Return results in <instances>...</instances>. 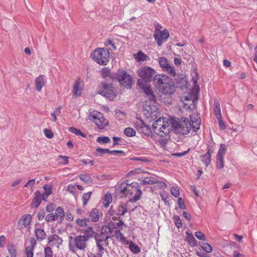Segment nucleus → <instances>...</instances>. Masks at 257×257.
<instances>
[{
    "mask_svg": "<svg viewBox=\"0 0 257 257\" xmlns=\"http://www.w3.org/2000/svg\"><path fill=\"white\" fill-rule=\"evenodd\" d=\"M175 130V131L180 135H186L189 133L191 130V122L189 119L183 118L178 120L174 121L172 124ZM154 132L161 137H165L168 135L171 128V125L167 121H165L164 119L161 118L156 120L152 125Z\"/></svg>",
    "mask_w": 257,
    "mask_h": 257,
    "instance_id": "f257e3e1",
    "label": "nucleus"
},
{
    "mask_svg": "<svg viewBox=\"0 0 257 257\" xmlns=\"http://www.w3.org/2000/svg\"><path fill=\"white\" fill-rule=\"evenodd\" d=\"M156 71L149 66H143L137 71L139 79L137 85L143 90L144 93L148 96V100L145 101V105L148 106H154L156 103V97L154 94L153 90L147 82H150L156 75Z\"/></svg>",
    "mask_w": 257,
    "mask_h": 257,
    "instance_id": "f03ea898",
    "label": "nucleus"
},
{
    "mask_svg": "<svg viewBox=\"0 0 257 257\" xmlns=\"http://www.w3.org/2000/svg\"><path fill=\"white\" fill-rule=\"evenodd\" d=\"M154 84L159 91L165 95L171 96L176 91L174 81L165 74H157L154 78Z\"/></svg>",
    "mask_w": 257,
    "mask_h": 257,
    "instance_id": "7ed1b4c3",
    "label": "nucleus"
},
{
    "mask_svg": "<svg viewBox=\"0 0 257 257\" xmlns=\"http://www.w3.org/2000/svg\"><path fill=\"white\" fill-rule=\"evenodd\" d=\"M116 190L124 196L129 197L128 201L130 202H135L139 200L142 193L139 184L136 182L131 184L122 182L118 185Z\"/></svg>",
    "mask_w": 257,
    "mask_h": 257,
    "instance_id": "20e7f679",
    "label": "nucleus"
},
{
    "mask_svg": "<svg viewBox=\"0 0 257 257\" xmlns=\"http://www.w3.org/2000/svg\"><path fill=\"white\" fill-rule=\"evenodd\" d=\"M68 241L69 249L73 253L76 252L78 250L84 251L88 246L87 238L82 235L74 237L70 236L68 237Z\"/></svg>",
    "mask_w": 257,
    "mask_h": 257,
    "instance_id": "39448f33",
    "label": "nucleus"
},
{
    "mask_svg": "<svg viewBox=\"0 0 257 257\" xmlns=\"http://www.w3.org/2000/svg\"><path fill=\"white\" fill-rule=\"evenodd\" d=\"M91 55L94 61L99 65H105L109 61L110 53L105 48L96 49Z\"/></svg>",
    "mask_w": 257,
    "mask_h": 257,
    "instance_id": "423d86ee",
    "label": "nucleus"
},
{
    "mask_svg": "<svg viewBox=\"0 0 257 257\" xmlns=\"http://www.w3.org/2000/svg\"><path fill=\"white\" fill-rule=\"evenodd\" d=\"M112 79H116L123 86L131 88L132 79L130 75L123 70H118L117 73H113L111 76Z\"/></svg>",
    "mask_w": 257,
    "mask_h": 257,
    "instance_id": "0eeeda50",
    "label": "nucleus"
},
{
    "mask_svg": "<svg viewBox=\"0 0 257 257\" xmlns=\"http://www.w3.org/2000/svg\"><path fill=\"white\" fill-rule=\"evenodd\" d=\"M89 119L94 122L100 129H103L108 124V121L104 118L102 113L97 111H93L89 113Z\"/></svg>",
    "mask_w": 257,
    "mask_h": 257,
    "instance_id": "6e6552de",
    "label": "nucleus"
},
{
    "mask_svg": "<svg viewBox=\"0 0 257 257\" xmlns=\"http://www.w3.org/2000/svg\"><path fill=\"white\" fill-rule=\"evenodd\" d=\"M99 93L109 100H113L116 96L114 87L111 84H107L105 82L102 83Z\"/></svg>",
    "mask_w": 257,
    "mask_h": 257,
    "instance_id": "1a4fd4ad",
    "label": "nucleus"
},
{
    "mask_svg": "<svg viewBox=\"0 0 257 257\" xmlns=\"http://www.w3.org/2000/svg\"><path fill=\"white\" fill-rule=\"evenodd\" d=\"M159 63L160 67L162 70L169 74L172 77H175L176 75V70L172 65H171L168 59L164 57H161L159 58Z\"/></svg>",
    "mask_w": 257,
    "mask_h": 257,
    "instance_id": "9d476101",
    "label": "nucleus"
},
{
    "mask_svg": "<svg viewBox=\"0 0 257 257\" xmlns=\"http://www.w3.org/2000/svg\"><path fill=\"white\" fill-rule=\"evenodd\" d=\"M170 36V34L166 29L163 31L156 29L155 31L154 37L159 46H161L163 42L166 41Z\"/></svg>",
    "mask_w": 257,
    "mask_h": 257,
    "instance_id": "9b49d317",
    "label": "nucleus"
},
{
    "mask_svg": "<svg viewBox=\"0 0 257 257\" xmlns=\"http://www.w3.org/2000/svg\"><path fill=\"white\" fill-rule=\"evenodd\" d=\"M135 127L140 133L149 136L151 134V128L150 125L146 124L142 119H140L134 124Z\"/></svg>",
    "mask_w": 257,
    "mask_h": 257,
    "instance_id": "f8f14e48",
    "label": "nucleus"
},
{
    "mask_svg": "<svg viewBox=\"0 0 257 257\" xmlns=\"http://www.w3.org/2000/svg\"><path fill=\"white\" fill-rule=\"evenodd\" d=\"M32 217L30 214L24 215L18 221L19 229H21L27 227L30 224Z\"/></svg>",
    "mask_w": 257,
    "mask_h": 257,
    "instance_id": "ddd939ff",
    "label": "nucleus"
},
{
    "mask_svg": "<svg viewBox=\"0 0 257 257\" xmlns=\"http://www.w3.org/2000/svg\"><path fill=\"white\" fill-rule=\"evenodd\" d=\"M46 80L44 75H40L35 79V85L36 89L37 91L40 92L45 84H46Z\"/></svg>",
    "mask_w": 257,
    "mask_h": 257,
    "instance_id": "4468645a",
    "label": "nucleus"
},
{
    "mask_svg": "<svg viewBox=\"0 0 257 257\" xmlns=\"http://www.w3.org/2000/svg\"><path fill=\"white\" fill-rule=\"evenodd\" d=\"M42 201L41 197V193L39 190L36 191L34 193V197L31 202V207L37 208L40 205Z\"/></svg>",
    "mask_w": 257,
    "mask_h": 257,
    "instance_id": "2eb2a0df",
    "label": "nucleus"
},
{
    "mask_svg": "<svg viewBox=\"0 0 257 257\" xmlns=\"http://www.w3.org/2000/svg\"><path fill=\"white\" fill-rule=\"evenodd\" d=\"M31 246H27L25 248V253L27 257L33 256V249L35 248L37 241L34 238H31L30 240Z\"/></svg>",
    "mask_w": 257,
    "mask_h": 257,
    "instance_id": "dca6fc26",
    "label": "nucleus"
},
{
    "mask_svg": "<svg viewBox=\"0 0 257 257\" xmlns=\"http://www.w3.org/2000/svg\"><path fill=\"white\" fill-rule=\"evenodd\" d=\"M35 235L37 240L39 241H42L46 239L47 235L45 231L41 228H36L35 229Z\"/></svg>",
    "mask_w": 257,
    "mask_h": 257,
    "instance_id": "f3484780",
    "label": "nucleus"
},
{
    "mask_svg": "<svg viewBox=\"0 0 257 257\" xmlns=\"http://www.w3.org/2000/svg\"><path fill=\"white\" fill-rule=\"evenodd\" d=\"M55 216L58 222L62 223L64 220L65 213L63 208L59 206L56 209Z\"/></svg>",
    "mask_w": 257,
    "mask_h": 257,
    "instance_id": "a211bd4d",
    "label": "nucleus"
},
{
    "mask_svg": "<svg viewBox=\"0 0 257 257\" xmlns=\"http://www.w3.org/2000/svg\"><path fill=\"white\" fill-rule=\"evenodd\" d=\"M48 239L49 243H51L52 242L53 244L56 245L57 247H59L61 244H62L63 242L62 239L56 234H54L51 236H50L48 238Z\"/></svg>",
    "mask_w": 257,
    "mask_h": 257,
    "instance_id": "6ab92c4d",
    "label": "nucleus"
},
{
    "mask_svg": "<svg viewBox=\"0 0 257 257\" xmlns=\"http://www.w3.org/2000/svg\"><path fill=\"white\" fill-rule=\"evenodd\" d=\"M89 216L92 221L94 222L98 221L99 219V212L98 209L93 208L89 213Z\"/></svg>",
    "mask_w": 257,
    "mask_h": 257,
    "instance_id": "aec40b11",
    "label": "nucleus"
},
{
    "mask_svg": "<svg viewBox=\"0 0 257 257\" xmlns=\"http://www.w3.org/2000/svg\"><path fill=\"white\" fill-rule=\"evenodd\" d=\"M158 182H159V181L156 177L150 176L146 177L144 179L142 180L141 181V184H153L155 183H157Z\"/></svg>",
    "mask_w": 257,
    "mask_h": 257,
    "instance_id": "412c9836",
    "label": "nucleus"
},
{
    "mask_svg": "<svg viewBox=\"0 0 257 257\" xmlns=\"http://www.w3.org/2000/svg\"><path fill=\"white\" fill-rule=\"evenodd\" d=\"M214 113L216 118L222 117L220 110V106L219 101L217 99H214Z\"/></svg>",
    "mask_w": 257,
    "mask_h": 257,
    "instance_id": "4be33fe9",
    "label": "nucleus"
},
{
    "mask_svg": "<svg viewBox=\"0 0 257 257\" xmlns=\"http://www.w3.org/2000/svg\"><path fill=\"white\" fill-rule=\"evenodd\" d=\"M127 211V205L124 203H121L117 208V216H123Z\"/></svg>",
    "mask_w": 257,
    "mask_h": 257,
    "instance_id": "5701e85b",
    "label": "nucleus"
},
{
    "mask_svg": "<svg viewBox=\"0 0 257 257\" xmlns=\"http://www.w3.org/2000/svg\"><path fill=\"white\" fill-rule=\"evenodd\" d=\"M95 234V231L93 230V228L92 227H88L85 230L84 232V234L82 235V236H84L87 238V241L94 236Z\"/></svg>",
    "mask_w": 257,
    "mask_h": 257,
    "instance_id": "b1692460",
    "label": "nucleus"
},
{
    "mask_svg": "<svg viewBox=\"0 0 257 257\" xmlns=\"http://www.w3.org/2000/svg\"><path fill=\"white\" fill-rule=\"evenodd\" d=\"M80 82L79 81H76L73 85V95L76 96H78L81 95V88L80 86Z\"/></svg>",
    "mask_w": 257,
    "mask_h": 257,
    "instance_id": "393cba45",
    "label": "nucleus"
},
{
    "mask_svg": "<svg viewBox=\"0 0 257 257\" xmlns=\"http://www.w3.org/2000/svg\"><path fill=\"white\" fill-rule=\"evenodd\" d=\"M194 117H193V115L190 116V119L192 121V122H191V128H192L194 132H196L200 128V120L196 119V120L194 121L193 120V118Z\"/></svg>",
    "mask_w": 257,
    "mask_h": 257,
    "instance_id": "a878e982",
    "label": "nucleus"
},
{
    "mask_svg": "<svg viewBox=\"0 0 257 257\" xmlns=\"http://www.w3.org/2000/svg\"><path fill=\"white\" fill-rule=\"evenodd\" d=\"M201 162L205 165L207 167H208L211 162V156H209L207 154L202 155L200 156Z\"/></svg>",
    "mask_w": 257,
    "mask_h": 257,
    "instance_id": "bb28decb",
    "label": "nucleus"
},
{
    "mask_svg": "<svg viewBox=\"0 0 257 257\" xmlns=\"http://www.w3.org/2000/svg\"><path fill=\"white\" fill-rule=\"evenodd\" d=\"M94 237L96 242V244H97V243H100L101 242L105 241L106 239L110 237L109 236H105L101 233L97 234L96 233Z\"/></svg>",
    "mask_w": 257,
    "mask_h": 257,
    "instance_id": "cd10ccee",
    "label": "nucleus"
},
{
    "mask_svg": "<svg viewBox=\"0 0 257 257\" xmlns=\"http://www.w3.org/2000/svg\"><path fill=\"white\" fill-rule=\"evenodd\" d=\"M216 166L218 169H222L224 167V157L216 156Z\"/></svg>",
    "mask_w": 257,
    "mask_h": 257,
    "instance_id": "c85d7f7f",
    "label": "nucleus"
},
{
    "mask_svg": "<svg viewBox=\"0 0 257 257\" xmlns=\"http://www.w3.org/2000/svg\"><path fill=\"white\" fill-rule=\"evenodd\" d=\"M8 249L11 257H16V247L14 244H8Z\"/></svg>",
    "mask_w": 257,
    "mask_h": 257,
    "instance_id": "c756f323",
    "label": "nucleus"
},
{
    "mask_svg": "<svg viewBox=\"0 0 257 257\" xmlns=\"http://www.w3.org/2000/svg\"><path fill=\"white\" fill-rule=\"evenodd\" d=\"M112 202V196L110 194H106L104 196L102 203L105 207H108L109 204Z\"/></svg>",
    "mask_w": 257,
    "mask_h": 257,
    "instance_id": "7c9ffc66",
    "label": "nucleus"
},
{
    "mask_svg": "<svg viewBox=\"0 0 257 257\" xmlns=\"http://www.w3.org/2000/svg\"><path fill=\"white\" fill-rule=\"evenodd\" d=\"M105 46L107 47L108 49L111 51H115L116 47L115 46L113 41L108 39L104 43Z\"/></svg>",
    "mask_w": 257,
    "mask_h": 257,
    "instance_id": "2f4dec72",
    "label": "nucleus"
},
{
    "mask_svg": "<svg viewBox=\"0 0 257 257\" xmlns=\"http://www.w3.org/2000/svg\"><path fill=\"white\" fill-rule=\"evenodd\" d=\"M79 177L81 181L86 184H88L92 182V180L90 175L81 174L79 175Z\"/></svg>",
    "mask_w": 257,
    "mask_h": 257,
    "instance_id": "473e14b6",
    "label": "nucleus"
},
{
    "mask_svg": "<svg viewBox=\"0 0 257 257\" xmlns=\"http://www.w3.org/2000/svg\"><path fill=\"white\" fill-rule=\"evenodd\" d=\"M91 194L92 192L91 191L83 194L82 197V201L83 202V206H85L86 205L88 201L90 199Z\"/></svg>",
    "mask_w": 257,
    "mask_h": 257,
    "instance_id": "72a5a7b5",
    "label": "nucleus"
},
{
    "mask_svg": "<svg viewBox=\"0 0 257 257\" xmlns=\"http://www.w3.org/2000/svg\"><path fill=\"white\" fill-rule=\"evenodd\" d=\"M101 74L103 78H106L109 77L112 79V75L113 74H111L110 70L108 68H104L101 71Z\"/></svg>",
    "mask_w": 257,
    "mask_h": 257,
    "instance_id": "f704fd0d",
    "label": "nucleus"
},
{
    "mask_svg": "<svg viewBox=\"0 0 257 257\" xmlns=\"http://www.w3.org/2000/svg\"><path fill=\"white\" fill-rule=\"evenodd\" d=\"M124 134L127 137H133L136 135L135 130L132 127H127L123 131Z\"/></svg>",
    "mask_w": 257,
    "mask_h": 257,
    "instance_id": "c9c22d12",
    "label": "nucleus"
},
{
    "mask_svg": "<svg viewBox=\"0 0 257 257\" xmlns=\"http://www.w3.org/2000/svg\"><path fill=\"white\" fill-rule=\"evenodd\" d=\"M129 248L133 252L135 253H138L141 251L140 247L134 243L132 241H131L130 243Z\"/></svg>",
    "mask_w": 257,
    "mask_h": 257,
    "instance_id": "e433bc0d",
    "label": "nucleus"
},
{
    "mask_svg": "<svg viewBox=\"0 0 257 257\" xmlns=\"http://www.w3.org/2000/svg\"><path fill=\"white\" fill-rule=\"evenodd\" d=\"M106 226L108 227L109 230H110V233H112L113 232L115 233L116 231L118 230L117 229L116 224L112 221L108 222Z\"/></svg>",
    "mask_w": 257,
    "mask_h": 257,
    "instance_id": "4c0bfd02",
    "label": "nucleus"
},
{
    "mask_svg": "<svg viewBox=\"0 0 257 257\" xmlns=\"http://www.w3.org/2000/svg\"><path fill=\"white\" fill-rule=\"evenodd\" d=\"M69 130L71 133L74 134L76 135L80 136L82 137L83 138H86V136L85 134H84L83 133H82L80 130H78V129L76 128L75 127H71L69 128Z\"/></svg>",
    "mask_w": 257,
    "mask_h": 257,
    "instance_id": "58836bf2",
    "label": "nucleus"
},
{
    "mask_svg": "<svg viewBox=\"0 0 257 257\" xmlns=\"http://www.w3.org/2000/svg\"><path fill=\"white\" fill-rule=\"evenodd\" d=\"M147 58H148V57L142 51L139 52L135 57L136 59L138 61H143L146 60Z\"/></svg>",
    "mask_w": 257,
    "mask_h": 257,
    "instance_id": "ea45409f",
    "label": "nucleus"
},
{
    "mask_svg": "<svg viewBox=\"0 0 257 257\" xmlns=\"http://www.w3.org/2000/svg\"><path fill=\"white\" fill-rule=\"evenodd\" d=\"M96 142L100 144H103L109 143L110 140L108 137H99L97 139Z\"/></svg>",
    "mask_w": 257,
    "mask_h": 257,
    "instance_id": "a19ab883",
    "label": "nucleus"
},
{
    "mask_svg": "<svg viewBox=\"0 0 257 257\" xmlns=\"http://www.w3.org/2000/svg\"><path fill=\"white\" fill-rule=\"evenodd\" d=\"M226 151V146L224 144H221L217 155L224 157Z\"/></svg>",
    "mask_w": 257,
    "mask_h": 257,
    "instance_id": "79ce46f5",
    "label": "nucleus"
},
{
    "mask_svg": "<svg viewBox=\"0 0 257 257\" xmlns=\"http://www.w3.org/2000/svg\"><path fill=\"white\" fill-rule=\"evenodd\" d=\"M186 100H190L192 101V103H193L196 100H197V96L195 93H192L188 95L185 97Z\"/></svg>",
    "mask_w": 257,
    "mask_h": 257,
    "instance_id": "37998d69",
    "label": "nucleus"
},
{
    "mask_svg": "<svg viewBox=\"0 0 257 257\" xmlns=\"http://www.w3.org/2000/svg\"><path fill=\"white\" fill-rule=\"evenodd\" d=\"M201 247L207 253H210L212 251L211 246L208 243H203L201 245Z\"/></svg>",
    "mask_w": 257,
    "mask_h": 257,
    "instance_id": "c03bdc74",
    "label": "nucleus"
},
{
    "mask_svg": "<svg viewBox=\"0 0 257 257\" xmlns=\"http://www.w3.org/2000/svg\"><path fill=\"white\" fill-rule=\"evenodd\" d=\"M174 222H175V225L176 226V227L178 228H180L182 227V221L178 216L175 215L174 216Z\"/></svg>",
    "mask_w": 257,
    "mask_h": 257,
    "instance_id": "a18cd8bd",
    "label": "nucleus"
},
{
    "mask_svg": "<svg viewBox=\"0 0 257 257\" xmlns=\"http://www.w3.org/2000/svg\"><path fill=\"white\" fill-rule=\"evenodd\" d=\"M96 246L98 247V250L96 256L97 257H102L104 251V248L102 246V245L101 243H97Z\"/></svg>",
    "mask_w": 257,
    "mask_h": 257,
    "instance_id": "49530a36",
    "label": "nucleus"
},
{
    "mask_svg": "<svg viewBox=\"0 0 257 257\" xmlns=\"http://www.w3.org/2000/svg\"><path fill=\"white\" fill-rule=\"evenodd\" d=\"M45 257H53V252L50 247H47L45 248Z\"/></svg>",
    "mask_w": 257,
    "mask_h": 257,
    "instance_id": "de8ad7c7",
    "label": "nucleus"
},
{
    "mask_svg": "<svg viewBox=\"0 0 257 257\" xmlns=\"http://www.w3.org/2000/svg\"><path fill=\"white\" fill-rule=\"evenodd\" d=\"M114 236L117 238H119L120 240L124 241L125 240V237L123 235V234L120 232V230H118L116 231V232L114 233Z\"/></svg>",
    "mask_w": 257,
    "mask_h": 257,
    "instance_id": "09e8293b",
    "label": "nucleus"
},
{
    "mask_svg": "<svg viewBox=\"0 0 257 257\" xmlns=\"http://www.w3.org/2000/svg\"><path fill=\"white\" fill-rule=\"evenodd\" d=\"M170 191H171L172 194L174 196H175L176 197L179 196L180 193H179V189H178V188L177 187H173L171 188Z\"/></svg>",
    "mask_w": 257,
    "mask_h": 257,
    "instance_id": "8fccbe9b",
    "label": "nucleus"
},
{
    "mask_svg": "<svg viewBox=\"0 0 257 257\" xmlns=\"http://www.w3.org/2000/svg\"><path fill=\"white\" fill-rule=\"evenodd\" d=\"M43 189L45 190V193L47 194L50 195L52 193V187L51 186H48L47 185H45L43 186Z\"/></svg>",
    "mask_w": 257,
    "mask_h": 257,
    "instance_id": "3c124183",
    "label": "nucleus"
},
{
    "mask_svg": "<svg viewBox=\"0 0 257 257\" xmlns=\"http://www.w3.org/2000/svg\"><path fill=\"white\" fill-rule=\"evenodd\" d=\"M101 233L105 236H108L110 233V230L106 225L103 226L101 229Z\"/></svg>",
    "mask_w": 257,
    "mask_h": 257,
    "instance_id": "603ef678",
    "label": "nucleus"
},
{
    "mask_svg": "<svg viewBox=\"0 0 257 257\" xmlns=\"http://www.w3.org/2000/svg\"><path fill=\"white\" fill-rule=\"evenodd\" d=\"M45 220L47 222H51L57 219L55 218V215L54 214L50 213L46 216Z\"/></svg>",
    "mask_w": 257,
    "mask_h": 257,
    "instance_id": "864d4df0",
    "label": "nucleus"
},
{
    "mask_svg": "<svg viewBox=\"0 0 257 257\" xmlns=\"http://www.w3.org/2000/svg\"><path fill=\"white\" fill-rule=\"evenodd\" d=\"M96 151L100 154V155L102 156L105 153H109V150L108 149H102L100 148H98L96 149Z\"/></svg>",
    "mask_w": 257,
    "mask_h": 257,
    "instance_id": "5fc2aeb1",
    "label": "nucleus"
},
{
    "mask_svg": "<svg viewBox=\"0 0 257 257\" xmlns=\"http://www.w3.org/2000/svg\"><path fill=\"white\" fill-rule=\"evenodd\" d=\"M44 133L45 136L48 139H52L53 137V133L50 130L45 129Z\"/></svg>",
    "mask_w": 257,
    "mask_h": 257,
    "instance_id": "6e6d98bb",
    "label": "nucleus"
},
{
    "mask_svg": "<svg viewBox=\"0 0 257 257\" xmlns=\"http://www.w3.org/2000/svg\"><path fill=\"white\" fill-rule=\"evenodd\" d=\"M195 236L199 239L201 240H205L206 237L205 235L200 231H197L195 233Z\"/></svg>",
    "mask_w": 257,
    "mask_h": 257,
    "instance_id": "4d7b16f0",
    "label": "nucleus"
},
{
    "mask_svg": "<svg viewBox=\"0 0 257 257\" xmlns=\"http://www.w3.org/2000/svg\"><path fill=\"white\" fill-rule=\"evenodd\" d=\"M35 184V180H30L25 185L24 187L32 188Z\"/></svg>",
    "mask_w": 257,
    "mask_h": 257,
    "instance_id": "13d9d810",
    "label": "nucleus"
},
{
    "mask_svg": "<svg viewBox=\"0 0 257 257\" xmlns=\"http://www.w3.org/2000/svg\"><path fill=\"white\" fill-rule=\"evenodd\" d=\"M55 209V205L52 203H49L46 207V210L48 212H51Z\"/></svg>",
    "mask_w": 257,
    "mask_h": 257,
    "instance_id": "bf43d9fd",
    "label": "nucleus"
},
{
    "mask_svg": "<svg viewBox=\"0 0 257 257\" xmlns=\"http://www.w3.org/2000/svg\"><path fill=\"white\" fill-rule=\"evenodd\" d=\"M67 190L69 192L72 194H74L76 192V185L69 184L67 186Z\"/></svg>",
    "mask_w": 257,
    "mask_h": 257,
    "instance_id": "052dcab7",
    "label": "nucleus"
},
{
    "mask_svg": "<svg viewBox=\"0 0 257 257\" xmlns=\"http://www.w3.org/2000/svg\"><path fill=\"white\" fill-rule=\"evenodd\" d=\"M178 203L179 205V207L181 209H185V205L184 204V200L182 199V198L180 197L178 199Z\"/></svg>",
    "mask_w": 257,
    "mask_h": 257,
    "instance_id": "680f3d73",
    "label": "nucleus"
},
{
    "mask_svg": "<svg viewBox=\"0 0 257 257\" xmlns=\"http://www.w3.org/2000/svg\"><path fill=\"white\" fill-rule=\"evenodd\" d=\"M217 119H218V124H219L220 128L223 130H225L226 128V126L225 125V123L224 122V121H223V120L222 119V117H219H219L217 118Z\"/></svg>",
    "mask_w": 257,
    "mask_h": 257,
    "instance_id": "e2e57ef3",
    "label": "nucleus"
},
{
    "mask_svg": "<svg viewBox=\"0 0 257 257\" xmlns=\"http://www.w3.org/2000/svg\"><path fill=\"white\" fill-rule=\"evenodd\" d=\"M60 162L63 164H67L68 163V158L67 156H59Z\"/></svg>",
    "mask_w": 257,
    "mask_h": 257,
    "instance_id": "0e129e2a",
    "label": "nucleus"
},
{
    "mask_svg": "<svg viewBox=\"0 0 257 257\" xmlns=\"http://www.w3.org/2000/svg\"><path fill=\"white\" fill-rule=\"evenodd\" d=\"M188 241H189L190 243H191L192 245L193 246H195L197 245L196 241L194 237L192 234L188 237Z\"/></svg>",
    "mask_w": 257,
    "mask_h": 257,
    "instance_id": "69168bd1",
    "label": "nucleus"
},
{
    "mask_svg": "<svg viewBox=\"0 0 257 257\" xmlns=\"http://www.w3.org/2000/svg\"><path fill=\"white\" fill-rule=\"evenodd\" d=\"M45 216V213L44 210H42L39 211L38 213V218L39 220H43Z\"/></svg>",
    "mask_w": 257,
    "mask_h": 257,
    "instance_id": "338daca9",
    "label": "nucleus"
},
{
    "mask_svg": "<svg viewBox=\"0 0 257 257\" xmlns=\"http://www.w3.org/2000/svg\"><path fill=\"white\" fill-rule=\"evenodd\" d=\"M160 196H161L162 200L166 202L167 201V199L168 198V193L167 192L164 191L163 192L160 193Z\"/></svg>",
    "mask_w": 257,
    "mask_h": 257,
    "instance_id": "774afa93",
    "label": "nucleus"
}]
</instances>
